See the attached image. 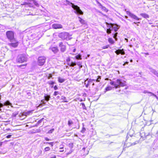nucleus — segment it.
Instances as JSON below:
<instances>
[{"mask_svg":"<svg viewBox=\"0 0 158 158\" xmlns=\"http://www.w3.org/2000/svg\"><path fill=\"white\" fill-rule=\"evenodd\" d=\"M140 15L143 18L146 19L149 18V15L146 13H141Z\"/></svg>","mask_w":158,"mask_h":158,"instance_id":"nucleus-22","label":"nucleus"},{"mask_svg":"<svg viewBox=\"0 0 158 158\" xmlns=\"http://www.w3.org/2000/svg\"><path fill=\"white\" fill-rule=\"evenodd\" d=\"M137 23H140V22H134L133 23V24H137Z\"/></svg>","mask_w":158,"mask_h":158,"instance_id":"nucleus-56","label":"nucleus"},{"mask_svg":"<svg viewBox=\"0 0 158 158\" xmlns=\"http://www.w3.org/2000/svg\"><path fill=\"white\" fill-rule=\"evenodd\" d=\"M73 59H76L77 60H81L82 59L81 55L79 53L75 56L74 57H71Z\"/></svg>","mask_w":158,"mask_h":158,"instance_id":"nucleus-19","label":"nucleus"},{"mask_svg":"<svg viewBox=\"0 0 158 158\" xmlns=\"http://www.w3.org/2000/svg\"><path fill=\"white\" fill-rule=\"evenodd\" d=\"M56 98H57L58 99H59V98H60V96H57V97H56Z\"/></svg>","mask_w":158,"mask_h":158,"instance_id":"nucleus-60","label":"nucleus"},{"mask_svg":"<svg viewBox=\"0 0 158 158\" xmlns=\"http://www.w3.org/2000/svg\"><path fill=\"white\" fill-rule=\"evenodd\" d=\"M142 53L143 54H145L146 55H149V53H148V52H146V53Z\"/></svg>","mask_w":158,"mask_h":158,"instance_id":"nucleus-53","label":"nucleus"},{"mask_svg":"<svg viewBox=\"0 0 158 158\" xmlns=\"http://www.w3.org/2000/svg\"><path fill=\"white\" fill-rule=\"evenodd\" d=\"M120 26L117 24L114 23L112 26V30L114 31V32H117L120 28Z\"/></svg>","mask_w":158,"mask_h":158,"instance_id":"nucleus-15","label":"nucleus"},{"mask_svg":"<svg viewBox=\"0 0 158 158\" xmlns=\"http://www.w3.org/2000/svg\"><path fill=\"white\" fill-rule=\"evenodd\" d=\"M108 41L111 44H114V41L111 38H108Z\"/></svg>","mask_w":158,"mask_h":158,"instance_id":"nucleus-27","label":"nucleus"},{"mask_svg":"<svg viewBox=\"0 0 158 158\" xmlns=\"http://www.w3.org/2000/svg\"><path fill=\"white\" fill-rule=\"evenodd\" d=\"M118 34V33L116 32H115V33H113L112 34L113 37L115 39V40L116 41L118 40V38L117 37Z\"/></svg>","mask_w":158,"mask_h":158,"instance_id":"nucleus-25","label":"nucleus"},{"mask_svg":"<svg viewBox=\"0 0 158 158\" xmlns=\"http://www.w3.org/2000/svg\"><path fill=\"white\" fill-rule=\"evenodd\" d=\"M125 19H127V20H129V21H130V20L129 19H128V16H125Z\"/></svg>","mask_w":158,"mask_h":158,"instance_id":"nucleus-52","label":"nucleus"},{"mask_svg":"<svg viewBox=\"0 0 158 158\" xmlns=\"http://www.w3.org/2000/svg\"><path fill=\"white\" fill-rule=\"evenodd\" d=\"M44 119V118H43L41 119L40 120H39L37 123H36V125H39V124L40 123H42V122L43 121V120Z\"/></svg>","mask_w":158,"mask_h":158,"instance_id":"nucleus-35","label":"nucleus"},{"mask_svg":"<svg viewBox=\"0 0 158 158\" xmlns=\"http://www.w3.org/2000/svg\"><path fill=\"white\" fill-rule=\"evenodd\" d=\"M82 125H83V127L82 128V129L81 130V133H84L85 131L86 130V129H85V128L84 127V124L82 123Z\"/></svg>","mask_w":158,"mask_h":158,"instance_id":"nucleus-34","label":"nucleus"},{"mask_svg":"<svg viewBox=\"0 0 158 158\" xmlns=\"http://www.w3.org/2000/svg\"><path fill=\"white\" fill-rule=\"evenodd\" d=\"M98 5L99 6H101V8H102V6H103L100 3H99V4Z\"/></svg>","mask_w":158,"mask_h":158,"instance_id":"nucleus-54","label":"nucleus"},{"mask_svg":"<svg viewBox=\"0 0 158 158\" xmlns=\"http://www.w3.org/2000/svg\"><path fill=\"white\" fill-rule=\"evenodd\" d=\"M101 79V77L100 76H98V78L97 79V80H96V81L97 82H99L100 81H99V79Z\"/></svg>","mask_w":158,"mask_h":158,"instance_id":"nucleus-44","label":"nucleus"},{"mask_svg":"<svg viewBox=\"0 0 158 158\" xmlns=\"http://www.w3.org/2000/svg\"><path fill=\"white\" fill-rule=\"evenodd\" d=\"M81 105H82V108L83 109H86V107L85 105V104L84 103H81Z\"/></svg>","mask_w":158,"mask_h":158,"instance_id":"nucleus-41","label":"nucleus"},{"mask_svg":"<svg viewBox=\"0 0 158 158\" xmlns=\"http://www.w3.org/2000/svg\"><path fill=\"white\" fill-rule=\"evenodd\" d=\"M114 52L117 55H118L119 54L124 55L125 53L124 50L123 49L116 50Z\"/></svg>","mask_w":158,"mask_h":158,"instance_id":"nucleus-14","label":"nucleus"},{"mask_svg":"<svg viewBox=\"0 0 158 158\" xmlns=\"http://www.w3.org/2000/svg\"><path fill=\"white\" fill-rule=\"evenodd\" d=\"M60 99L64 100L63 102H68V101L66 100V98L63 96H61Z\"/></svg>","mask_w":158,"mask_h":158,"instance_id":"nucleus-31","label":"nucleus"},{"mask_svg":"<svg viewBox=\"0 0 158 158\" xmlns=\"http://www.w3.org/2000/svg\"><path fill=\"white\" fill-rule=\"evenodd\" d=\"M73 152V150L72 149H71L67 153V155H68L71 154L72 152Z\"/></svg>","mask_w":158,"mask_h":158,"instance_id":"nucleus-47","label":"nucleus"},{"mask_svg":"<svg viewBox=\"0 0 158 158\" xmlns=\"http://www.w3.org/2000/svg\"><path fill=\"white\" fill-rule=\"evenodd\" d=\"M58 78V81L60 83H63V82L65 81V79H64V78H62L60 77H59Z\"/></svg>","mask_w":158,"mask_h":158,"instance_id":"nucleus-24","label":"nucleus"},{"mask_svg":"<svg viewBox=\"0 0 158 158\" xmlns=\"http://www.w3.org/2000/svg\"><path fill=\"white\" fill-rule=\"evenodd\" d=\"M128 86H127V87H126L125 88V89H127L128 88Z\"/></svg>","mask_w":158,"mask_h":158,"instance_id":"nucleus-61","label":"nucleus"},{"mask_svg":"<svg viewBox=\"0 0 158 158\" xmlns=\"http://www.w3.org/2000/svg\"><path fill=\"white\" fill-rule=\"evenodd\" d=\"M48 83L51 85V88H53V87L54 84H55V82L54 81H48Z\"/></svg>","mask_w":158,"mask_h":158,"instance_id":"nucleus-26","label":"nucleus"},{"mask_svg":"<svg viewBox=\"0 0 158 158\" xmlns=\"http://www.w3.org/2000/svg\"><path fill=\"white\" fill-rule=\"evenodd\" d=\"M106 23L107 27L108 28L107 29H109V30L112 29V26H113L114 23H109L107 22H106Z\"/></svg>","mask_w":158,"mask_h":158,"instance_id":"nucleus-20","label":"nucleus"},{"mask_svg":"<svg viewBox=\"0 0 158 158\" xmlns=\"http://www.w3.org/2000/svg\"><path fill=\"white\" fill-rule=\"evenodd\" d=\"M56 156L55 155H54L53 156L51 157L50 158H56Z\"/></svg>","mask_w":158,"mask_h":158,"instance_id":"nucleus-55","label":"nucleus"},{"mask_svg":"<svg viewBox=\"0 0 158 158\" xmlns=\"http://www.w3.org/2000/svg\"><path fill=\"white\" fill-rule=\"evenodd\" d=\"M143 93L145 94H149V95H150V96H152L153 94L151 92H148L146 90H145L143 91Z\"/></svg>","mask_w":158,"mask_h":158,"instance_id":"nucleus-30","label":"nucleus"},{"mask_svg":"<svg viewBox=\"0 0 158 158\" xmlns=\"http://www.w3.org/2000/svg\"><path fill=\"white\" fill-rule=\"evenodd\" d=\"M59 47L60 51L62 52H64L66 50V43L65 42L61 41L59 43Z\"/></svg>","mask_w":158,"mask_h":158,"instance_id":"nucleus-7","label":"nucleus"},{"mask_svg":"<svg viewBox=\"0 0 158 158\" xmlns=\"http://www.w3.org/2000/svg\"><path fill=\"white\" fill-rule=\"evenodd\" d=\"M34 4L36 6H39V4L36 2H34Z\"/></svg>","mask_w":158,"mask_h":158,"instance_id":"nucleus-51","label":"nucleus"},{"mask_svg":"<svg viewBox=\"0 0 158 158\" xmlns=\"http://www.w3.org/2000/svg\"><path fill=\"white\" fill-rule=\"evenodd\" d=\"M131 141V139H127L125 141V144L126 146L128 147L131 145H135L139 143L138 141H136L135 142L133 143H131V142H128Z\"/></svg>","mask_w":158,"mask_h":158,"instance_id":"nucleus-10","label":"nucleus"},{"mask_svg":"<svg viewBox=\"0 0 158 158\" xmlns=\"http://www.w3.org/2000/svg\"><path fill=\"white\" fill-rule=\"evenodd\" d=\"M12 136L11 135H8L7 136H6V137L7 138H9L11 137V136Z\"/></svg>","mask_w":158,"mask_h":158,"instance_id":"nucleus-48","label":"nucleus"},{"mask_svg":"<svg viewBox=\"0 0 158 158\" xmlns=\"http://www.w3.org/2000/svg\"><path fill=\"white\" fill-rule=\"evenodd\" d=\"M112 89V87L110 86H107V87H106L105 88V93L107 91L111 90Z\"/></svg>","mask_w":158,"mask_h":158,"instance_id":"nucleus-32","label":"nucleus"},{"mask_svg":"<svg viewBox=\"0 0 158 158\" xmlns=\"http://www.w3.org/2000/svg\"><path fill=\"white\" fill-rule=\"evenodd\" d=\"M50 98V95L47 94H45V95L44 96V98L45 100H46V102L48 101Z\"/></svg>","mask_w":158,"mask_h":158,"instance_id":"nucleus-23","label":"nucleus"},{"mask_svg":"<svg viewBox=\"0 0 158 158\" xmlns=\"http://www.w3.org/2000/svg\"><path fill=\"white\" fill-rule=\"evenodd\" d=\"M54 128H52L50 130H49L48 132H47L48 133V134H51L54 131Z\"/></svg>","mask_w":158,"mask_h":158,"instance_id":"nucleus-39","label":"nucleus"},{"mask_svg":"<svg viewBox=\"0 0 158 158\" xmlns=\"http://www.w3.org/2000/svg\"><path fill=\"white\" fill-rule=\"evenodd\" d=\"M50 149V148L49 147H47L44 149L45 151L46 152L49 151Z\"/></svg>","mask_w":158,"mask_h":158,"instance_id":"nucleus-46","label":"nucleus"},{"mask_svg":"<svg viewBox=\"0 0 158 158\" xmlns=\"http://www.w3.org/2000/svg\"><path fill=\"white\" fill-rule=\"evenodd\" d=\"M130 62H132V61H133V60H132V59H131V60H130Z\"/></svg>","mask_w":158,"mask_h":158,"instance_id":"nucleus-63","label":"nucleus"},{"mask_svg":"<svg viewBox=\"0 0 158 158\" xmlns=\"http://www.w3.org/2000/svg\"><path fill=\"white\" fill-rule=\"evenodd\" d=\"M110 84L111 85H114V87L116 88V81L115 83L113 81H111L110 82Z\"/></svg>","mask_w":158,"mask_h":158,"instance_id":"nucleus-33","label":"nucleus"},{"mask_svg":"<svg viewBox=\"0 0 158 158\" xmlns=\"http://www.w3.org/2000/svg\"><path fill=\"white\" fill-rule=\"evenodd\" d=\"M126 13L128 15L133 19L137 21H139L140 20V19L138 18L136 15L129 11H127Z\"/></svg>","mask_w":158,"mask_h":158,"instance_id":"nucleus-9","label":"nucleus"},{"mask_svg":"<svg viewBox=\"0 0 158 158\" xmlns=\"http://www.w3.org/2000/svg\"><path fill=\"white\" fill-rule=\"evenodd\" d=\"M45 101H46V100L44 99L42 100L40 104V105L41 106L45 105L46 103V102Z\"/></svg>","mask_w":158,"mask_h":158,"instance_id":"nucleus-28","label":"nucleus"},{"mask_svg":"<svg viewBox=\"0 0 158 158\" xmlns=\"http://www.w3.org/2000/svg\"><path fill=\"white\" fill-rule=\"evenodd\" d=\"M94 81H95V80L91 79H87L84 82V84L85 85V87L87 88H88L89 85L91 83Z\"/></svg>","mask_w":158,"mask_h":158,"instance_id":"nucleus-11","label":"nucleus"},{"mask_svg":"<svg viewBox=\"0 0 158 158\" xmlns=\"http://www.w3.org/2000/svg\"><path fill=\"white\" fill-rule=\"evenodd\" d=\"M125 40H126L127 42H128V40L127 38H125Z\"/></svg>","mask_w":158,"mask_h":158,"instance_id":"nucleus-59","label":"nucleus"},{"mask_svg":"<svg viewBox=\"0 0 158 158\" xmlns=\"http://www.w3.org/2000/svg\"><path fill=\"white\" fill-rule=\"evenodd\" d=\"M46 58L44 56H40L38 57L37 63L39 65H43L45 62Z\"/></svg>","mask_w":158,"mask_h":158,"instance_id":"nucleus-8","label":"nucleus"},{"mask_svg":"<svg viewBox=\"0 0 158 158\" xmlns=\"http://www.w3.org/2000/svg\"><path fill=\"white\" fill-rule=\"evenodd\" d=\"M109 47V45H107L104 46L102 48V49H105L108 48Z\"/></svg>","mask_w":158,"mask_h":158,"instance_id":"nucleus-45","label":"nucleus"},{"mask_svg":"<svg viewBox=\"0 0 158 158\" xmlns=\"http://www.w3.org/2000/svg\"><path fill=\"white\" fill-rule=\"evenodd\" d=\"M14 33V31H8L6 32V37L10 42L14 41L15 40Z\"/></svg>","mask_w":158,"mask_h":158,"instance_id":"nucleus-4","label":"nucleus"},{"mask_svg":"<svg viewBox=\"0 0 158 158\" xmlns=\"http://www.w3.org/2000/svg\"><path fill=\"white\" fill-rule=\"evenodd\" d=\"M149 70L151 72L153 73L156 76H158V73L155 70L152 68H149Z\"/></svg>","mask_w":158,"mask_h":158,"instance_id":"nucleus-21","label":"nucleus"},{"mask_svg":"<svg viewBox=\"0 0 158 158\" xmlns=\"http://www.w3.org/2000/svg\"><path fill=\"white\" fill-rule=\"evenodd\" d=\"M63 151H64V150H60V152H63Z\"/></svg>","mask_w":158,"mask_h":158,"instance_id":"nucleus-62","label":"nucleus"},{"mask_svg":"<svg viewBox=\"0 0 158 158\" xmlns=\"http://www.w3.org/2000/svg\"><path fill=\"white\" fill-rule=\"evenodd\" d=\"M11 43L8 44V45L13 48H16L18 45V42L15 39L14 41L11 42Z\"/></svg>","mask_w":158,"mask_h":158,"instance_id":"nucleus-13","label":"nucleus"},{"mask_svg":"<svg viewBox=\"0 0 158 158\" xmlns=\"http://www.w3.org/2000/svg\"><path fill=\"white\" fill-rule=\"evenodd\" d=\"M52 27L54 29H61L63 28L62 25L59 23H54L52 24Z\"/></svg>","mask_w":158,"mask_h":158,"instance_id":"nucleus-12","label":"nucleus"},{"mask_svg":"<svg viewBox=\"0 0 158 158\" xmlns=\"http://www.w3.org/2000/svg\"><path fill=\"white\" fill-rule=\"evenodd\" d=\"M60 93L58 91H55L54 93V95L55 96H56L57 94H60Z\"/></svg>","mask_w":158,"mask_h":158,"instance_id":"nucleus-42","label":"nucleus"},{"mask_svg":"<svg viewBox=\"0 0 158 158\" xmlns=\"http://www.w3.org/2000/svg\"><path fill=\"white\" fill-rule=\"evenodd\" d=\"M27 58L25 54H20L17 56L16 61L19 63H23L26 61Z\"/></svg>","mask_w":158,"mask_h":158,"instance_id":"nucleus-6","label":"nucleus"},{"mask_svg":"<svg viewBox=\"0 0 158 158\" xmlns=\"http://www.w3.org/2000/svg\"><path fill=\"white\" fill-rule=\"evenodd\" d=\"M113 31L112 29L109 30V29H107L106 30V33L108 34H110L111 33V31Z\"/></svg>","mask_w":158,"mask_h":158,"instance_id":"nucleus-40","label":"nucleus"},{"mask_svg":"<svg viewBox=\"0 0 158 158\" xmlns=\"http://www.w3.org/2000/svg\"><path fill=\"white\" fill-rule=\"evenodd\" d=\"M5 153H6V152H0V153L3 154Z\"/></svg>","mask_w":158,"mask_h":158,"instance_id":"nucleus-57","label":"nucleus"},{"mask_svg":"<svg viewBox=\"0 0 158 158\" xmlns=\"http://www.w3.org/2000/svg\"><path fill=\"white\" fill-rule=\"evenodd\" d=\"M67 4L71 6L74 10V13L77 15H83V11L80 9V7L77 5H74L73 3L70 2L68 0H65Z\"/></svg>","mask_w":158,"mask_h":158,"instance_id":"nucleus-1","label":"nucleus"},{"mask_svg":"<svg viewBox=\"0 0 158 158\" xmlns=\"http://www.w3.org/2000/svg\"><path fill=\"white\" fill-rule=\"evenodd\" d=\"M69 146L71 148H72L73 146V143H70L69 144Z\"/></svg>","mask_w":158,"mask_h":158,"instance_id":"nucleus-43","label":"nucleus"},{"mask_svg":"<svg viewBox=\"0 0 158 158\" xmlns=\"http://www.w3.org/2000/svg\"><path fill=\"white\" fill-rule=\"evenodd\" d=\"M101 9L103 10L104 11L106 12H107L108 11V10L104 6H102Z\"/></svg>","mask_w":158,"mask_h":158,"instance_id":"nucleus-38","label":"nucleus"},{"mask_svg":"<svg viewBox=\"0 0 158 158\" xmlns=\"http://www.w3.org/2000/svg\"><path fill=\"white\" fill-rule=\"evenodd\" d=\"M73 124V122L70 119H69L68 122V124L69 127H70L71 125Z\"/></svg>","mask_w":158,"mask_h":158,"instance_id":"nucleus-29","label":"nucleus"},{"mask_svg":"<svg viewBox=\"0 0 158 158\" xmlns=\"http://www.w3.org/2000/svg\"><path fill=\"white\" fill-rule=\"evenodd\" d=\"M78 18L79 19V21L82 24H84L85 23V21L80 17H79Z\"/></svg>","mask_w":158,"mask_h":158,"instance_id":"nucleus-36","label":"nucleus"},{"mask_svg":"<svg viewBox=\"0 0 158 158\" xmlns=\"http://www.w3.org/2000/svg\"><path fill=\"white\" fill-rule=\"evenodd\" d=\"M70 36L69 33L64 32H61L58 35V36L60 38L66 40H70L71 39L70 38Z\"/></svg>","mask_w":158,"mask_h":158,"instance_id":"nucleus-3","label":"nucleus"},{"mask_svg":"<svg viewBox=\"0 0 158 158\" xmlns=\"http://www.w3.org/2000/svg\"><path fill=\"white\" fill-rule=\"evenodd\" d=\"M11 104L10 102L9 101H7L4 103L3 105V104L0 103V108L2 107L3 106V105L10 106L11 105Z\"/></svg>","mask_w":158,"mask_h":158,"instance_id":"nucleus-17","label":"nucleus"},{"mask_svg":"<svg viewBox=\"0 0 158 158\" xmlns=\"http://www.w3.org/2000/svg\"><path fill=\"white\" fill-rule=\"evenodd\" d=\"M76 51V49L75 48L73 49V52H75Z\"/></svg>","mask_w":158,"mask_h":158,"instance_id":"nucleus-58","label":"nucleus"},{"mask_svg":"<svg viewBox=\"0 0 158 158\" xmlns=\"http://www.w3.org/2000/svg\"><path fill=\"white\" fill-rule=\"evenodd\" d=\"M121 19L123 21H125V20H124V19H122V18Z\"/></svg>","mask_w":158,"mask_h":158,"instance_id":"nucleus-64","label":"nucleus"},{"mask_svg":"<svg viewBox=\"0 0 158 158\" xmlns=\"http://www.w3.org/2000/svg\"><path fill=\"white\" fill-rule=\"evenodd\" d=\"M116 88L120 87H123L126 85V82L125 81L121 79H118L116 81Z\"/></svg>","mask_w":158,"mask_h":158,"instance_id":"nucleus-5","label":"nucleus"},{"mask_svg":"<svg viewBox=\"0 0 158 158\" xmlns=\"http://www.w3.org/2000/svg\"><path fill=\"white\" fill-rule=\"evenodd\" d=\"M50 49H51L54 53H56L58 51V49L56 47H50Z\"/></svg>","mask_w":158,"mask_h":158,"instance_id":"nucleus-18","label":"nucleus"},{"mask_svg":"<svg viewBox=\"0 0 158 158\" xmlns=\"http://www.w3.org/2000/svg\"><path fill=\"white\" fill-rule=\"evenodd\" d=\"M53 87H54V89L55 90H57L58 89V87H57V86L56 85H55Z\"/></svg>","mask_w":158,"mask_h":158,"instance_id":"nucleus-50","label":"nucleus"},{"mask_svg":"<svg viewBox=\"0 0 158 158\" xmlns=\"http://www.w3.org/2000/svg\"><path fill=\"white\" fill-rule=\"evenodd\" d=\"M70 58L69 57H67L66 59V62L67 64L68 65L70 66L73 67L76 65H77L79 66L80 68H82V62H70Z\"/></svg>","mask_w":158,"mask_h":158,"instance_id":"nucleus-2","label":"nucleus"},{"mask_svg":"<svg viewBox=\"0 0 158 158\" xmlns=\"http://www.w3.org/2000/svg\"><path fill=\"white\" fill-rule=\"evenodd\" d=\"M32 113V111L30 110L26 112V115H29L31 114Z\"/></svg>","mask_w":158,"mask_h":158,"instance_id":"nucleus-37","label":"nucleus"},{"mask_svg":"<svg viewBox=\"0 0 158 158\" xmlns=\"http://www.w3.org/2000/svg\"><path fill=\"white\" fill-rule=\"evenodd\" d=\"M27 36L30 40H33L37 37V35L35 33H33L28 34Z\"/></svg>","mask_w":158,"mask_h":158,"instance_id":"nucleus-16","label":"nucleus"},{"mask_svg":"<svg viewBox=\"0 0 158 158\" xmlns=\"http://www.w3.org/2000/svg\"><path fill=\"white\" fill-rule=\"evenodd\" d=\"M22 5H28V3L26 2H24L23 4H21Z\"/></svg>","mask_w":158,"mask_h":158,"instance_id":"nucleus-49","label":"nucleus"}]
</instances>
